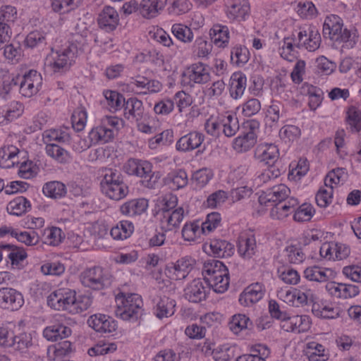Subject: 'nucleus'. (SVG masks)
Instances as JSON below:
<instances>
[{
	"instance_id": "4d7b16f0",
	"label": "nucleus",
	"mask_w": 361,
	"mask_h": 361,
	"mask_svg": "<svg viewBox=\"0 0 361 361\" xmlns=\"http://www.w3.org/2000/svg\"><path fill=\"white\" fill-rule=\"evenodd\" d=\"M324 347L315 341L307 343L305 354L310 360L315 361H321L320 357L325 356L324 354Z\"/></svg>"
},
{
	"instance_id": "dca6fc26",
	"label": "nucleus",
	"mask_w": 361,
	"mask_h": 361,
	"mask_svg": "<svg viewBox=\"0 0 361 361\" xmlns=\"http://www.w3.org/2000/svg\"><path fill=\"white\" fill-rule=\"evenodd\" d=\"M282 328L286 331H297L298 333L305 332L309 330L311 326V321L307 315H295L288 317L282 320Z\"/></svg>"
},
{
	"instance_id": "774afa93",
	"label": "nucleus",
	"mask_w": 361,
	"mask_h": 361,
	"mask_svg": "<svg viewBox=\"0 0 361 361\" xmlns=\"http://www.w3.org/2000/svg\"><path fill=\"white\" fill-rule=\"evenodd\" d=\"M221 220V216L218 212L209 214L206 221L202 224V231L203 233L212 231L220 225Z\"/></svg>"
},
{
	"instance_id": "4be33fe9",
	"label": "nucleus",
	"mask_w": 361,
	"mask_h": 361,
	"mask_svg": "<svg viewBox=\"0 0 361 361\" xmlns=\"http://www.w3.org/2000/svg\"><path fill=\"white\" fill-rule=\"evenodd\" d=\"M298 203V200L294 197L276 203L271 209L270 215L274 219H282L295 212Z\"/></svg>"
},
{
	"instance_id": "f257e3e1",
	"label": "nucleus",
	"mask_w": 361,
	"mask_h": 361,
	"mask_svg": "<svg viewBox=\"0 0 361 361\" xmlns=\"http://www.w3.org/2000/svg\"><path fill=\"white\" fill-rule=\"evenodd\" d=\"M101 190L109 199L120 200L128 193V186L121 173L113 169H106L100 183Z\"/></svg>"
},
{
	"instance_id": "49530a36",
	"label": "nucleus",
	"mask_w": 361,
	"mask_h": 361,
	"mask_svg": "<svg viewBox=\"0 0 361 361\" xmlns=\"http://www.w3.org/2000/svg\"><path fill=\"white\" fill-rule=\"evenodd\" d=\"M278 275L285 283L295 285L300 281L298 272L288 267H281L278 269Z\"/></svg>"
},
{
	"instance_id": "c85d7f7f",
	"label": "nucleus",
	"mask_w": 361,
	"mask_h": 361,
	"mask_svg": "<svg viewBox=\"0 0 361 361\" xmlns=\"http://www.w3.org/2000/svg\"><path fill=\"white\" fill-rule=\"evenodd\" d=\"M209 247L213 255L216 257H229L234 252L233 245L222 239L214 238L211 240Z\"/></svg>"
},
{
	"instance_id": "603ef678",
	"label": "nucleus",
	"mask_w": 361,
	"mask_h": 361,
	"mask_svg": "<svg viewBox=\"0 0 361 361\" xmlns=\"http://www.w3.org/2000/svg\"><path fill=\"white\" fill-rule=\"evenodd\" d=\"M314 212V207L310 204L304 203L297 210L295 209L293 219L298 222L308 221L312 219Z\"/></svg>"
},
{
	"instance_id": "5fc2aeb1",
	"label": "nucleus",
	"mask_w": 361,
	"mask_h": 361,
	"mask_svg": "<svg viewBox=\"0 0 361 361\" xmlns=\"http://www.w3.org/2000/svg\"><path fill=\"white\" fill-rule=\"evenodd\" d=\"M239 129L238 118L231 115L222 119V132L226 137L233 136Z\"/></svg>"
},
{
	"instance_id": "412c9836",
	"label": "nucleus",
	"mask_w": 361,
	"mask_h": 361,
	"mask_svg": "<svg viewBox=\"0 0 361 361\" xmlns=\"http://www.w3.org/2000/svg\"><path fill=\"white\" fill-rule=\"evenodd\" d=\"M249 130L243 135L237 137L233 142V146L235 150L238 152H245L250 149L257 142V135L254 131L255 125H249Z\"/></svg>"
},
{
	"instance_id": "2f4dec72",
	"label": "nucleus",
	"mask_w": 361,
	"mask_h": 361,
	"mask_svg": "<svg viewBox=\"0 0 361 361\" xmlns=\"http://www.w3.org/2000/svg\"><path fill=\"white\" fill-rule=\"evenodd\" d=\"M19 149L13 145L0 148V167L9 169L17 162Z\"/></svg>"
},
{
	"instance_id": "37998d69",
	"label": "nucleus",
	"mask_w": 361,
	"mask_h": 361,
	"mask_svg": "<svg viewBox=\"0 0 361 361\" xmlns=\"http://www.w3.org/2000/svg\"><path fill=\"white\" fill-rule=\"evenodd\" d=\"M46 153L59 163H66L69 159L68 152L56 143L46 144Z\"/></svg>"
},
{
	"instance_id": "6e6d98bb",
	"label": "nucleus",
	"mask_w": 361,
	"mask_h": 361,
	"mask_svg": "<svg viewBox=\"0 0 361 361\" xmlns=\"http://www.w3.org/2000/svg\"><path fill=\"white\" fill-rule=\"evenodd\" d=\"M24 42L30 48L42 47L47 44L46 35L37 30L32 31L27 35Z\"/></svg>"
},
{
	"instance_id": "b1692460",
	"label": "nucleus",
	"mask_w": 361,
	"mask_h": 361,
	"mask_svg": "<svg viewBox=\"0 0 361 361\" xmlns=\"http://www.w3.org/2000/svg\"><path fill=\"white\" fill-rule=\"evenodd\" d=\"M247 78L242 72H235L230 78L229 93L235 99H240L246 88Z\"/></svg>"
},
{
	"instance_id": "680f3d73",
	"label": "nucleus",
	"mask_w": 361,
	"mask_h": 361,
	"mask_svg": "<svg viewBox=\"0 0 361 361\" xmlns=\"http://www.w3.org/2000/svg\"><path fill=\"white\" fill-rule=\"evenodd\" d=\"M334 41L343 42V45L342 47L351 49L356 44L357 39L356 36L354 33H351L347 29H344L341 30L338 35L336 37H334Z\"/></svg>"
},
{
	"instance_id": "a19ab883",
	"label": "nucleus",
	"mask_w": 361,
	"mask_h": 361,
	"mask_svg": "<svg viewBox=\"0 0 361 361\" xmlns=\"http://www.w3.org/2000/svg\"><path fill=\"white\" fill-rule=\"evenodd\" d=\"M256 241L253 237L240 238L238 241V250L240 256L250 259L255 253Z\"/></svg>"
},
{
	"instance_id": "3c124183",
	"label": "nucleus",
	"mask_w": 361,
	"mask_h": 361,
	"mask_svg": "<svg viewBox=\"0 0 361 361\" xmlns=\"http://www.w3.org/2000/svg\"><path fill=\"white\" fill-rule=\"evenodd\" d=\"M12 347H15L16 350L24 351L32 345V336L27 333H20L18 335L11 336Z\"/></svg>"
},
{
	"instance_id": "bb28decb",
	"label": "nucleus",
	"mask_w": 361,
	"mask_h": 361,
	"mask_svg": "<svg viewBox=\"0 0 361 361\" xmlns=\"http://www.w3.org/2000/svg\"><path fill=\"white\" fill-rule=\"evenodd\" d=\"M123 108L124 116L128 119L141 120L143 116L144 109L142 102L135 97H130L125 101Z\"/></svg>"
},
{
	"instance_id": "338daca9",
	"label": "nucleus",
	"mask_w": 361,
	"mask_h": 361,
	"mask_svg": "<svg viewBox=\"0 0 361 361\" xmlns=\"http://www.w3.org/2000/svg\"><path fill=\"white\" fill-rule=\"evenodd\" d=\"M287 260L292 264H300L305 259V255L300 247L288 246L285 250Z\"/></svg>"
},
{
	"instance_id": "2eb2a0df",
	"label": "nucleus",
	"mask_w": 361,
	"mask_h": 361,
	"mask_svg": "<svg viewBox=\"0 0 361 361\" xmlns=\"http://www.w3.org/2000/svg\"><path fill=\"white\" fill-rule=\"evenodd\" d=\"M183 75L188 77L190 82L196 84H204L211 78L209 67L202 62L190 65Z\"/></svg>"
},
{
	"instance_id": "a211bd4d",
	"label": "nucleus",
	"mask_w": 361,
	"mask_h": 361,
	"mask_svg": "<svg viewBox=\"0 0 361 361\" xmlns=\"http://www.w3.org/2000/svg\"><path fill=\"white\" fill-rule=\"evenodd\" d=\"M264 296L262 285L259 283L248 286L240 295L239 302L245 307L252 305L259 301Z\"/></svg>"
},
{
	"instance_id": "bf43d9fd",
	"label": "nucleus",
	"mask_w": 361,
	"mask_h": 361,
	"mask_svg": "<svg viewBox=\"0 0 361 361\" xmlns=\"http://www.w3.org/2000/svg\"><path fill=\"white\" fill-rule=\"evenodd\" d=\"M5 245L11 247L5 251L8 252V258L11 260L12 265H18L27 257V253L23 248L11 244H5Z\"/></svg>"
},
{
	"instance_id": "69168bd1",
	"label": "nucleus",
	"mask_w": 361,
	"mask_h": 361,
	"mask_svg": "<svg viewBox=\"0 0 361 361\" xmlns=\"http://www.w3.org/2000/svg\"><path fill=\"white\" fill-rule=\"evenodd\" d=\"M259 355L245 354L238 356L235 361H266L265 357L269 354V350L266 345H259L257 350Z\"/></svg>"
},
{
	"instance_id": "39448f33",
	"label": "nucleus",
	"mask_w": 361,
	"mask_h": 361,
	"mask_svg": "<svg viewBox=\"0 0 361 361\" xmlns=\"http://www.w3.org/2000/svg\"><path fill=\"white\" fill-rule=\"evenodd\" d=\"M75 291L69 289H59L47 298L48 305L56 310H64L71 313L75 301Z\"/></svg>"
},
{
	"instance_id": "423d86ee",
	"label": "nucleus",
	"mask_w": 361,
	"mask_h": 361,
	"mask_svg": "<svg viewBox=\"0 0 361 361\" xmlns=\"http://www.w3.org/2000/svg\"><path fill=\"white\" fill-rule=\"evenodd\" d=\"M41 84V75L35 70H31L23 75H18L19 91L25 97H30L36 94Z\"/></svg>"
},
{
	"instance_id": "a18cd8bd",
	"label": "nucleus",
	"mask_w": 361,
	"mask_h": 361,
	"mask_svg": "<svg viewBox=\"0 0 361 361\" xmlns=\"http://www.w3.org/2000/svg\"><path fill=\"white\" fill-rule=\"evenodd\" d=\"M82 0H53L52 10L56 13H66L77 8Z\"/></svg>"
},
{
	"instance_id": "de8ad7c7",
	"label": "nucleus",
	"mask_w": 361,
	"mask_h": 361,
	"mask_svg": "<svg viewBox=\"0 0 361 361\" xmlns=\"http://www.w3.org/2000/svg\"><path fill=\"white\" fill-rule=\"evenodd\" d=\"M70 139L68 133L61 130L51 129L44 132L43 140L45 144L53 143L52 142H66Z\"/></svg>"
},
{
	"instance_id": "58836bf2",
	"label": "nucleus",
	"mask_w": 361,
	"mask_h": 361,
	"mask_svg": "<svg viewBox=\"0 0 361 361\" xmlns=\"http://www.w3.org/2000/svg\"><path fill=\"white\" fill-rule=\"evenodd\" d=\"M195 262V259L188 256L178 259L174 267L176 279H185L192 269Z\"/></svg>"
},
{
	"instance_id": "6ab92c4d",
	"label": "nucleus",
	"mask_w": 361,
	"mask_h": 361,
	"mask_svg": "<svg viewBox=\"0 0 361 361\" xmlns=\"http://www.w3.org/2000/svg\"><path fill=\"white\" fill-rule=\"evenodd\" d=\"M185 299L192 302H200L206 299V289L200 279H194L184 290Z\"/></svg>"
},
{
	"instance_id": "052dcab7",
	"label": "nucleus",
	"mask_w": 361,
	"mask_h": 361,
	"mask_svg": "<svg viewBox=\"0 0 361 361\" xmlns=\"http://www.w3.org/2000/svg\"><path fill=\"white\" fill-rule=\"evenodd\" d=\"M12 237H14L18 241L28 246L35 245L39 241V236L34 231L30 232L21 231L18 233L16 230V235H13Z\"/></svg>"
},
{
	"instance_id": "864d4df0",
	"label": "nucleus",
	"mask_w": 361,
	"mask_h": 361,
	"mask_svg": "<svg viewBox=\"0 0 361 361\" xmlns=\"http://www.w3.org/2000/svg\"><path fill=\"white\" fill-rule=\"evenodd\" d=\"M249 324H252L250 319L245 314H238L233 316L229 323V328L235 334H238L243 329L248 328Z\"/></svg>"
},
{
	"instance_id": "f8f14e48",
	"label": "nucleus",
	"mask_w": 361,
	"mask_h": 361,
	"mask_svg": "<svg viewBox=\"0 0 361 361\" xmlns=\"http://www.w3.org/2000/svg\"><path fill=\"white\" fill-rule=\"evenodd\" d=\"M255 157L259 162L274 166L279 157V149L273 144L259 145L255 151Z\"/></svg>"
},
{
	"instance_id": "20e7f679",
	"label": "nucleus",
	"mask_w": 361,
	"mask_h": 361,
	"mask_svg": "<svg viewBox=\"0 0 361 361\" xmlns=\"http://www.w3.org/2000/svg\"><path fill=\"white\" fill-rule=\"evenodd\" d=\"M77 53V46L71 44L66 48L56 51L52 58L53 61L49 62V66L54 73L66 71L74 61Z\"/></svg>"
},
{
	"instance_id": "79ce46f5",
	"label": "nucleus",
	"mask_w": 361,
	"mask_h": 361,
	"mask_svg": "<svg viewBox=\"0 0 361 361\" xmlns=\"http://www.w3.org/2000/svg\"><path fill=\"white\" fill-rule=\"evenodd\" d=\"M30 207V202L25 197L19 196L8 203L7 211L11 214L20 216L26 212L27 208Z\"/></svg>"
},
{
	"instance_id": "c9c22d12",
	"label": "nucleus",
	"mask_w": 361,
	"mask_h": 361,
	"mask_svg": "<svg viewBox=\"0 0 361 361\" xmlns=\"http://www.w3.org/2000/svg\"><path fill=\"white\" fill-rule=\"evenodd\" d=\"M165 183L173 190H178L188 184V176L185 171H173L165 178Z\"/></svg>"
},
{
	"instance_id": "e433bc0d",
	"label": "nucleus",
	"mask_w": 361,
	"mask_h": 361,
	"mask_svg": "<svg viewBox=\"0 0 361 361\" xmlns=\"http://www.w3.org/2000/svg\"><path fill=\"white\" fill-rule=\"evenodd\" d=\"M229 31L226 26L216 25L210 30L212 42L219 47H224L228 44Z\"/></svg>"
},
{
	"instance_id": "c756f323",
	"label": "nucleus",
	"mask_w": 361,
	"mask_h": 361,
	"mask_svg": "<svg viewBox=\"0 0 361 361\" xmlns=\"http://www.w3.org/2000/svg\"><path fill=\"white\" fill-rule=\"evenodd\" d=\"M148 201L145 198L134 199L124 203L120 208L121 212L126 216L139 215L146 211Z\"/></svg>"
},
{
	"instance_id": "9b49d317",
	"label": "nucleus",
	"mask_w": 361,
	"mask_h": 361,
	"mask_svg": "<svg viewBox=\"0 0 361 361\" xmlns=\"http://www.w3.org/2000/svg\"><path fill=\"white\" fill-rule=\"evenodd\" d=\"M204 280L216 293H222L229 286V273L227 267L204 277Z\"/></svg>"
},
{
	"instance_id": "f03ea898",
	"label": "nucleus",
	"mask_w": 361,
	"mask_h": 361,
	"mask_svg": "<svg viewBox=\"0 0 361 361\" xmlns=\"http://www.w3.org/2000/svg\"><path fill=\"white\" fill-rule=\"evenodd\" d=\"M116 302V314L123 320L135 321L142 314V300L137 294H118Z\"/></svg>"
},
{
	"instance_id": "ea45409f",
	"label": "nucleus",
	"mask_w": 361,
	"mask_h": 361,
	"mask_svg": "<svg viewBox=\"0 0 361 361\" xmlns=\"http://www.w3.org/2000/svg\"><path fill=\"white\" fill-rule=\"evenodd\" d=\"M312 296V294L310 290L304 292L297 288L292 291H288L286 295V299L290 302H293V304L296 306L307 305L308 301L311 300Z\"/></svg>"
},
{
	"instance_id": "7ed1b4c3",
	"label": "nucleus",
	"mask_w": 361,
	"mask_h": 361,
	"mask_svg": "<svg viewBox=\"0 0 361 361\" xmlns=\"http://www.w3.org/2000/svg\"><path fill=\"white\" fill-rule=\"evenodd\" d=\"M80 278L83 286L94 290L104 289L111 283V276L100 267L85 269L81 273Z\"/></svg>"
},
{
	"instance_id": "0e129e2a",
	"label": "nucleus",
	"mask_w": 361,
	"mask_h": 361,
	"mask_svg": "<svg viewBox=\"0 0 361 361\" xmlns=\"http://www.w3.org/2000/svg\"><path fill=\"white\" fill-rule=\"evenodd\" d=\"M87 112L84 108H78L72 114L73 127L78 131L82 130L87 122Z\"/></svg>"
},
{
	"instance_id": "f704fd0d",
	"label": "nucleus",
	"mask_w": 361,
	"mask_h": 361,
	"mask_svg": "<svg viewBox=\"0 0 361 361\" xmlns=\"http://www.w3.org/2000/svg\"><path fill=\"white\" fill-rule=\"evenodd\" d=\"M113 136V131L103 124L94 128L89 133V139L92 144H97L99 142L106 143L109 142Z\"/></svg>"
},
{
	"instance_id": "393cba45",
	"label": "nucleus",
	"mask_w": 361,
	"mask_h": 361,
	"mask_svg": "<svg viewBox=\"0 0 361 361\" xmlns=\"http://www.w3.org/2000/svg\"><path fill=\"white\" fill-rule=\"evenodd\" d=\"M71 332V328L62 324H56L46 327L43 331V336L47 340L54 342L68 338Z\"/></svg>"
},
{
	"instance_id": "a878e982",
	"label": "nucleus",
	"mask_w": 361,
	"mask_h": 361,
	"mask_svg": "<svg viewBox=\"0 0 361 361\" xmlns=\"http://www.w3.org/2000/svg\"><path fill=\"white\" fill-rule=\"evenodd\" d=\"M176 301L166 296L160 297L154 307V314L162 319L171 317L175 312Z\"/></svg>"
},
{
	"instance_id": "7c9ffc66",
	"label": "nucleus",
	"mask_w": 361,
	"mask_h": 361,
	"mask_svg": "<svg viewBox=\"0 0 361 361\" xmlns=\"http://www.w3.org/2000/svg\"><path fill=\"white\" fill-rule=\"evenodd\" d=\"M343 21L338 16H327L323 25V35L331 40L342 30Z\"/></svg>"
},
{
	"instance_id": "13d9d810",
	"label": "nucleus",
	"mask_w": 361,
	"mask_h": 361,
	"mask_svg": "<svg viewBox=\"0 0 361 361\" xmlns=\"http://www.w3.org/2000/svg\"><path fill=\"white\" fill-rule=\"evenodd\" d=\"M347 123L353 131L359 132L361 129V112L355 106H351L347 111Z\"/></svg>"
},
{
	"instance_id": "72a5a7b5",
	"label": "nucleus",
	"mask_w": 361,
	"mask_h": 361,
	"mask_svg": "<svg viewBox=\"0 0 361 361\" xmlns=\"http://www.w3.org/2000/svg\"><path fill=\"white\" fill-rule=\"evenodd\" d=\"M250 12V4L245 0L235 1L228 10V16L229 18L237 20H245Z\"/></svg>"
},
{
	"instance_id": "0eeeda50",
	"label": "nucleus",
	"mask_w": 361,
	"mask_h": 361,
	"mask_svg": "<svg viewBox=\"0 0 361 361\" xmlns=\"http://www.w3.org/2000/svg\"><path fill=\"white\" fill-rule=\"evenodd\" d=\"M125 168L129 175H135L146 178V180H142V183L145 186L149 188H153V183L151 181L152 165L149 162L131 159L128 161Z\"/></svg>"
},
{
	"instance_id": "8fccbe9b",
	"label": "nucleus",
	"mask_w": 361,
	"mask_h": 361,
	"mask_svg": "<svg viewBox=\"0 0 361 361\" xmlns=\"http://www.w3.org/2000/svg\"><path fill=\"white\" fill-rule=\"evenodd\" d=\"M171 31L178 40L185 43L190 42L193 39V33L190 28L183 24H174Z\"/></svg>"
},
{
	"instance_id": "9d476101",
	"label": "nucleus",
	"mask_w": 361,
	"mask_h": 361,
	"mask_svg": "<svg viewBox=\"0 0 361 361\" xmlns=\"http://www.w3.org/2000/svg\"><path fill=\"white\" fill-rule=\"evenodd\" d=\"M23 295L11 288H0V307L11 311L18 310L23 305Z\"/></svg>"
},
{
	"instance_id": "6e6552de",
	"label": "nucleus",
	"mask_w": 361,
	"mask_h": 361,
	"mask_svg": "<svg viewBox=\"0 0 361 361\" xmlns=\"http://www.w3.org/2000/svg\"><path fill=\"white\" fill-rule=\"evenodd\" d=\"M321 41L319 31L314 27H309L307 30H303L298 32L295 45L298 49L304 48L309 51H314L319 48Z\"/></svg>"
},
{
	"instance_id": "f3484780",
	"label": "nucleus",
	"mask_w": 361,
	"mask_h": 361,
	"mask_svg": "<svg viewBox=\"0 0 361 361\" xmlns=\"http://www.w3.org/2000/svg\"><path fill=\"white\" fill-rule=\"evenodd\" d=\"M119 21L117 11L111 6H104L99 14L97 22L100 28L106 32L114 30Z\"/></svg>"
},
{
	"instance_id": "c03bdc74",
	"label": "nucleus",
	"mask_w": 361,
	"mask_h": 361,
	"mask_svg": "<svg viewBox=\"0 0 361 361\" xmlns=\"http://www.w3.org/2000/svg\"><path fill=\"white\" fill-rule=\"evenodd\" d=\"M104 94L111 111H116L123 108L126 101L123 94L112 90H106Z\"/></svg>"
},
{
	"instance_id": "aec40b11",
	"label": "nucleus",
	"mask_w": 361,
	"mask_h": 361,
	"mask_svg": "<svg viewBox=\"0 0 361 361\" xmlns=\"http://www.w3.org/2000/svg\"><path fill=\"white\" fill-rule=\"evenodd\" d=\"M303 274L307 280L319 283L326 282L334 278V272L332 269L318 266L306 268Z\"/></svg>"
},
{
	"instance_id": "4468645a",
	"label": "nucleus",
	"mask_w": 361,
	"mask_h": 361,
	"mask_svg": "<svg viewBox=\"0 0 361 361\" xmlns=\"http://www.w3.org/2000/svg\"><path fill=\"white\" fill-rule=\"evenodd\" d=\"M204 140V135L202 133L192 131L179 138L176 144V148L180 152H191L200 147Z\"/></svg>"
},
{
	"instance_id": "09e8293b",
	"label": "nucleus",
	"mask_w": 361,
	"mask_h": 361,
	"mask_svg": "<svg viewBox=\"0 0 361 361\" xmlns=\"http://www.w3.org/2000/svg\"><path fill=\"white\" fill-rule=\"evenodd\" d=\"M250 58V53L245 47L236 46L231 51V61L238 66L246 63Z\"/></svg>"
},
{
	"instance_id": "473e14b6",
	"label": "nucleus",
	"mask_w": 361,
	"mask_h": 361,
	"mask_svg": "<svg viewBox=\"0 0 361 361\" xmlns=\"http://www.w3.org/2000/svg\"><path fill=\"white\" fill-rule=\"evenodd\" d=\"M134 231V226L131 221H121L110 231V235L116 240H123L129 238Z\"/></svg>"
},
{
	"instance_id": "e2e57ef3",
	"label": "nucleus",
	"mask_w": 361,
	"mask_h": 361,
	"mask_svg": "<svg viewBox=\"0 0 361 361\" xmlns=\"http://www.w3.org/2000/svg\"><path fill=\"white\" fill-rule=\"evenodd\" d=\"M92 305V300L87 295H75V301L73 304V307L71 310V314H78L85 310H87Z\"/></svg>"
},
{
	"instance_id": "5701e85b",
	"label": "nucleus",
	"mask_w": 361,
	"mask_h": 361,
	"mask_svg": "<svg viewBox=\"0 0 361 361\" xmlns=\"http://www.w3.org/2000/svg\"><path fill=\"white\" fill-rule=\"evenodd\" d=\"M184 210L183 207H178L172 212L164 211L162 212V217L160 219L161 226L164 231H171L178 227L183 221Z\"/></svg>"
},
{
	"instance_id": "1a4fd4ad",
	"label": "nucleus",
	"mask_w": 361,
	"mask_h": 361,
	"mask_svg": "<svg viewBox=\"0 0 361 361\" xmlns=\"http://www.w3.org/2000/svg\"><path fill=\"white\" fill-rule=\"evenodd\" d=\"M290 193V190L286 185L279 184L263 192L259 197V202L262 205L274 206L276 203L288 200Z\"/></svg>"
},
{
	"instance_id": "4c0bfd02",
	"label": "nucleus",
	"mask_w": 361,
	"mask_h": 361,
	"mask_svg": "<svg viewBox=\"0 0 361 361\" xmlns=\"http://www.w3.org/2000/svg\"><path fill=\"white\" fill-rule=\"evenodd\" d=\"M43 193L49 197L57 199L63 197L66 193V185L59 181H51L46 183L42 189Z\"/></svg>"
},
{
	"instance_id": "cd10ccee",
	"label": "nucleus",
	"mask_w": 361,
	"mask_h": 361,
	"mask_svg": "<svg viewBox=\"0 0 361 361\" xmlns=\"http://www.w3.org/2000/svg\"><path fill=\"white\" fill-rule=\"evenodd\" d=\"M166 0H142L140 4V13L145 18H152L157 16L162 10Z\"/></svg>"
},
{
	"instance_id": "ddd939ff",
	"label": "nucleus",
	"mask_w": 361,
	"mask_h": 361,
	"mask_svg": "<svg viewBox=\"0 0 361 361\" xmlns=\"http://www.w3.org/2000/svg\"><path fill=\"white\" fill-rule=\"evenodd\" d=\"M87 324L90 327L99 333H112L116 330V322L105 314H94L89 317Z\"/></svg>"
}]
</instances>
